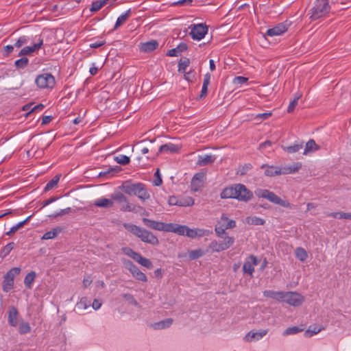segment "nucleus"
I'll use <instances>...</instances> for the list:
<instances>
[{
  "label": "nucleus",
  "mask_w": 351,
  "mask_h": 351,
  "mask_svg": "<svg viewBox=\"0 0 351 351\" xmlns=\"http://www.w3.org/2000/svg\"><path fill=\"white\" fill-rule=\"evenodd\" d=\"M19 312L14 306H10L8 311V323L12 326H16L19 324Z\"/></svg>",
  "instance_id": "2eb2a0df"
},
{
  "label": "nucleus",
  "mask_w": 351,
  "mask_h": 351,
  "mask_svg": "<svg viewBox=\"0 0 351 351\" xmlns=\"http://www.w3.org/2000/svg\"><path fill=\"white\" fill-rule=\"evenodd\" d=\"M154 178H155L154 180V184L157 186H160L162 181L159 169H157L156 173H154Z\"/></svg>",
  "instance_id": "4d7b16f0"
},
{
  "label": "nucleus",
  "mask_w": 351,
  "mask_h": 351,
  "mask_svg": "<svg viewBox=\"0 0 351 351\" xmlns=\"http://www.w3.org/2000/svg\"><path fill=\"white\" fill-rule=\"evenodd\" d=\"M120 188L125 193L129 195H136L143 201H145L150 197L145 186L141 183H132L127 181L123 182Z\"/></svg>",
  "instance_id": "7ed1b4c3"
},
{
  "label": "nucleus",
  "mask_w": 351,
  "mask_h": 351,
  "mask_svg": "<svg viewBox=\"0 0 351 351\" xmlns=\"http://www.w3.org/2000/svg\"><path fill=\"white\" fill-rule=\"evenodd\" d=\"M121 210L123 211H128V212H132L135 210V206L132 204H130L128 202L126 199L125 202L121 204Z\"/></svg>",
  "instance_id": "a18cd8bd"
},
{
  "label": "nucleus",
  "mask_w": 351,
  "mask_h": 351,
  "mask_svg": "<svg viewBox=\"0 0 351 351\" xmlns=\"http://www.w3.org/2000/svg\"><path fill=\"white\" fill-rule=\"evenodd\" d=\"M180 146L176 145L172 143L165 144L161 145L159 148V152H170L171 153L177 152L180 149Z\"/></svg>",
  "instance_id": "393cba45"
},
{
  "label": "nucleus",
  "mask_w": 351,
  "mask_h": 351,
  "mask_svg": "<svg viewBox=\"0 0 351 351\" xmlns=\"http://www.w3.org/2000/svg\"><path fill=\"white\" fill-rule=\"evenodd\" d=\"M324 329L323 327H317L315 325L310 326L309 328L304 332L306 337H311L314 335L317 334Z\"/></svg>",
  "instance_id": "7c9ffc66"
},
{
  "label": "nucleus",
  "mask_w": 351,
  "mask_h": 351,
  "mask_svg": "<svg viewBox=\"0 0 351 351\" xmlns=\"http://www.w3.org/2000/svg\"><path fill=\"white\" fill-rule=\"evenodd\" d=\"M203 254L204 253L200 249L192 250L189 253V258L190 260H195L201 257Z\"/></svg>",
  "instance_id": "3c124183"
},
{
  "label": "nucleus",
  "mask_w": 351,
  "mask_h": 351,
  "mask_svg": "<svg viewBox=\"0 0 351 351\" xmlns=\"http://www.w3.org/2000/svg\"><path fill=\"white\" fill-rule=\"evenodd\" d=\"M179 54H180V53L178 52V48H174V49H170L168 52H167V56H178Z\"/></svg>",
  "instance_id": "338daca9"
},
{
  "label": "nucleus",
  "mask_w": 351,
  "mask_h": 351,
  "mask_svg": "<svg viewBox=\"0 0 351 351\" xmlns=\"http://www.w3.org/2000/svg\"><path fill=\"white\" fill-rule=\"evenodd\" d=\"M189 29L192 38L197 40L202 39L208 32V27L202 23L191 25Z\"/></svg>",
  "instance_id": "1a4fd4ad"
},
{
  "label": "nucleus",
  "mask_w": 351,
  "mask_h": 351,
  "mask_svg": "<svg viewBox=\"0 0 351 351\" xmlns=\"http://www.w3.org/2000/svg\"><path fill=\"white\" fill-rule=\"evenodd\" d=\"M62 229L60 227H57L51 231H49L43 234L42 237L43 240H48L56 238L58 234L61 232Z\"/></svg>",
  "instance_id": "c85d7f7f"
},
{
  "label": "nucleus",
  "mask_w": 351,
  "mask_h": 351,
  "mask_svg": "<svg viewBox=\"0 0 351 351\" xmlns=\"http://www.w3.org/2000/svg\"><path fill=\"white\" fill-rule=\"evenodd\" d=\"M295 254L296 258L302 262H304L308 258V254L306 251L301 247H297L295 249Z\"/></svg>",
  "instance_id": "c756f323"
},
{
  "label": "nucleus",
  "mask_w": 351,
  "mask_h": 351,
  "mask_svg": "<svg viewBox=\"0 0 351 351\" xmlns=\"http://www.w3.org/2000/svg\"><path fill=\"white\" fill-rule=\"evenodd\" d=\"M248 78L243 76H237L232 80V83L235 85L243 84L247 82Z\"/></svg>",
  "instance_id": "13d9d810"
},
{
  "label": "nucleus",
  "mask_w": 351,
  "mask_h": 351,
  "mask_svg": "<svg viewBox=\"0 0 351 351\" xmlns=\"http://www.w3.org/2000/svg\"><path fill=\"white\" fill-rule=\"evenodd\" d=\"M339 218V219H348L351 220V213L340 212Z\"/></svg>",
  "instance_id": "774afa93"
},
{
  "label": "nucleus",
  "mask_w": 351,
  "mask_h": 351,
  "mask_svg": "<svg viewBox=\"0 0 351 351\" xmlns=\"http://www.w3.org/2000/svg\"><path fill=\"white\" fill-rule=\"evenodd\" d=\"M93 204L97 207L109 208L113 206L114 202L112 199L101 198L95 200Z\"/></svg>",
  "instance_id": "4be33fe9"
},
{
  "label": "nucleus",
  "mask_w": 351,
  "mask_h": 351,
  "mask_svg": "<svg viewBox=\"0 0 351 351\" xmlns=\"http://www.w3.org/2000/svg\"><path fill=\"white\" fill-rule=\"evenodd\" d=\"M330 10L328 0H316L312 8L311 18L313 20L325 16Z\"/></svg>",
  "instance_id": "39448f33"
},
{
  "label": "nucleus",
  "mask_w": 351,
  "mask_h": 351,
  "mask_svg": "<svg viewBox=\"0 0 351 351\" xmlns=\"http://www.w3.org/2000/svg\"><path fill=\"white\" fill-rule=\"evenodd\" d=\"M31 217V216L28 217L27 218H26L24 221L19 223L18 224H16V226H13L10 230L9 232H8L6 233L7 235H12V234H14L15 232H16L19 229H20L21 228H22L25 223L29 219V218Z\"/></svg>",
  "instance_id": "c03bdc74"
},
{
  "label": "nucleus",
  "mask_w": 351,
  "mask_h": 351,
  "mask_svg": "<svg viewBox=\"0 0 351 351\" xmlns=\"http://www.w3.org/2000/svg\"><path fill=\"white\" fill-rule=\"evenodd\" d=\"M31 327L27 322H21L19 326V331L21 334H26L29 332Z\"/></svg>",
  "instance_id": "8fccbe9b"
},
{
  "label": "nucleus",
  "mask_w": 351,
  "mask_h": 351,
  "mask_svg": "<svg viewBox=\"0 0 351 351\" xmlns=\"http://www.w3.org/2000/svg\"><path fill=\"white\" fill-rule=\"evenodd\" d=\"M256 194L259 197L267 199L269 202L275 204L280 205L284 208H291L292 207L291 204L289 202L282 199L274 193L268 190H258L256 192Z\"/></svg>",
  "instance_id": "20e7f679"
},
{
  "label": "nucleus",
  "mask_w": 351,
  "mask_h": 351,
  "mask_svg": "<svg viewBox=\"0 0 351 351\" xmlns=\"http://www.w3.org/2000/svg\"><path fill=\"white\" fill-rule=\"evenodd\" d=\"M167 226L169 227L167 228L166 232H172L180 235H186L187 226L175 223H168Z\"/></svg>",
  "instance_id": "a211bd4d"
},
{
  "label": "nucleus",
  "mask_w": 351,
  "mask_h": 351,
  "mask_svg": "<svg viewBox=\"0 0 351 351\" xmlns=\"http://www.w3.org/2000/svg\"><path fill=\"white\" fill-rule=\"evenodd\" d=\"M28 63V59L27 58H21L15 62V65L19 68H24Z\"/></svg>",
  "instance_id": "bf43d9fd"
},
{
  "label": "nucleus",
  "mask_w": 351,
  "mask_h": 351,
  "mask_svg": "<svg viewBox=\"0 0 351 351\" xmlns=\"http://www.w3.org/2000/svg\"><path fill=\"white\" fill-rule=\"evenodd\" d=\"M42 45H43V40H41L38 43L34 44L32 46L25 47L20 51L19 56H23L30 55L32 53H34V51H36V50H38V49H40Z\"/></svg>",
  "instance_id": "6ab92c4d"
},
{
  "label": "nucleus",
  "mask_w": 351,
  "mask_h": 351,
  "mask_svg": "<svg viewBox=\"0 0 351 351\" xmlns=\"http://www.w3.org/2000/svg\"><path fill=\"white\" fill-rule=\"evenodd\" d=\"M302 167L301 162H296L291 165H286L282 167H280V175L281 174H289L295 173L299 171Z\"/></svg>",
  "instance_id": "f3484780"
},
{
  "label": "nucleus",
  "mask_w": 351,
  "mask_h": 351,
  "mask_svg": "<svg viewBox=\"0 0 351 351\" xmlns=\"http://www.w3.org/2000/svg\"><path fill=\"white\" fill-rule=\"evenodd\" d=\"M209 247L213 252H219L221 251L226 250L225 248L223 247L222 243H219L216 241H212Z\"/></svg>",
  "instance_id": "a19ab883"
},
{
  "label": "nucleus",
  "mask_w": 351,
  "mask_h": 351,
  "mask_svg": "<svg viewBox=\"0 0 351 351\" xmlns=\"http://www.w3.org/2000/svg\"><path fill=\"white\" fill-rule=\"evenodd\" d=\"M158 46L156 40H151L145 43H141L140 50L143 52H151L156 49Z\"/></svg>",
  "instance_id": "412c9836"
},
{
  "label": "nucleus",
  "mask_w": 351,
  "mask_h": 351,
  "mask_svg": "<svg viewBox=\"0 0 351 351\" xmlns=\"http://www.w3.org/2000/svg\"><path fill=\"white\" fill-rule=\"evenodd\" d=\"M172 323L173 319L171 318H168L162 321L154 323L152 326L154 329L158 330L169 327Z\"/></svg>",
  "instance_id": "a878e982"
},
{
  "label": "nucleus",
  "mask_w": 351,
  "mask_h": 351,
  "mask_svg": "<svg viewBox=\"0 0 351 351\" xmlns=\"http://www.w3.org/2000/svg\"><path fill=\"white\" fill-rule=\"evenodd\" d=\"M123 226L126 230L138 237L143 242L152 245H158L159 241L152 232L132 223H124Z\"/></svg>",
  "instance_id": "f03ea898"
},
{
  "label": "nucleus",
  "mask_w": 351,
  "mask_h": 351,
  "mask_svg": "<svg viewBox=\"0 0 351 351\" xmlns=\"http://www.w3.org/2000/svg\"><path fill=\"white\" fill-rule=\"evenodd\" d=\"M27 43V38L25 36L20 37L18 40L14 43V47L19 48Z\"/></svg>",
  "instance_id": "e2e57ef3"
},
{
  "label": "nucleus",
  "mask_w": 351,
  "mask_h": 351,
  "mask_svg": "<svg viewBox=\"0 0 351 351\" xmlns=\"http://www.w3.org/2000/svg\"><path fill=\"white\" fill-rule=\"evenodd\" d=\"M14 287V281L3 276L2 289L4 292L10 291Z\"/></svg>",
  "instance_id": "f704fd0d"
},
{
  "label": "nucleus",
  "mask_w": 351,
  "mask_h": 351,
  "mask_svg": "<svg viewBox=\"0 0 351 351\" xmlns=\"http://www.w3.org/2000/svg\"><path fill=\"white\" fill-rule=\"evenodd\" d=\"M21 271V268L16 267L10 269L5 275L4 277L10 279L14 281L15 276L19 275Z\"/></svg>",
  "instance_id": "c9c22d12"
},
{
  "label": "nucleus",
  "mask_w": 351,
  "mask_h": 351,
  "mask_svg": "<svg viewBox=\"0 0 351 351\" xmlns=\"http://www.w3.org/2000/svg\"><path fill=\"white\" fill-rule=\"evenodd\" d=\"M70 210H71L70 208L62 209L59 213L49 215V217L55 218L58 216H62V215L68 214L70 212Z\"/></svg>",
  "instance_id": "680f3d73"
},
{
  "label": "nucleus",
  "mask_w": 351,
  "mask_h": 351,
  "mask_svg": "<svg viewBox=\"0 0 351 351\" xmlns=\"http://www.w3.org/2000/svg\"><path fill=\"white\" fill-rule=\"evenodd\" d=\"M205 230L199 228L191 229L186 228V236L189 238L201 237L205 235Z\"/></svg>",
  "instance_id": "5701e85b"
},
{
  "label": "nucleus",
  "mask_w": 351,
  "mask_h": 351,
  "mask_svg": "<svg viewBox=\"0 0 351 351\" xmlns=\"http://www.w3.org/2000/svg\"><path fill=\"white\" fill-rule=\"evenodd\" d=\"M246 223L254 226H263L265 223V219L256 216H249L245 219Z\"/></svg>",
  "instance_id": "b1692460"
},
{
  "label": "nucleus",
  "mask_w": 351,
  "mask_h": 351,
  "mask_svg": "<svg viewBox=\"0 0 351 351\" xmlns=\"http://www.w3.org/2000/svg\"><path fill=\"white\" fill-rule=\"evenodd\" d=\"M219 223H224V227L226 229L233 228L236 226V221L232 219H228V218L224 214L221 215Z\"/></svg>",
  "instance_id": "bb28decb"
},
{
  "label": "nucleus",
  "mask_w": 351,
  "mask_h": 351,
  "mask_svg": "<svg viewBox=\"0 0 351 351\" xmlns=\"http://www.w3.org/2000/svg\"><path fill=\"white\" fill-rule=\"evenodd\" d=\"M263 296L267 298H271L278 302H282L283 291H275L273 290H265L263 293Z\"/></svg>",
  "instance_id": "aec40b11"
},
{
  "label": "nucleus",
  "mask_w": 351,
  "mask_h": 351,
  "mask_svg": "<svg viewBox=\"0 0 351 351\" xmlns=\"http://www.w3.org/2000/svg\"><path fill=\"white\" fill-rule=\"evenodd\" d=\"M135 261L147 269H151L153 267L152 261L147 258L143 257L140 254L136 258Z\"/></svg>",
  "instance_id": "cd10ccee"
},
{
  "label": "nucleus",
  "mask_w": 351,
  "mask_h": 351,
  "mask_svg": "<svg viewBox=\"0 0 351 351\" xmlns=\"http://www.w3.org/2000/svg\"><path fill=\"white\" fill-rule=\"evenodd\" d=\"M297 105H298V101H297L296 100H295V99H293V100L290 102V104H289V106H288L287 112H288L289 113L292 112L294 110V109H295V106H296Z\"/></svg>",
  "instance_id": "0e129e2a"
},
{
  "label": "nucleus",
  "mask_w": 351,
  "mask_h": 351,
  "mask_svg": "<svg viewBox=\"0 0 351 351\" xmlns=\"http://www.w3.org/2000/svg\"><path fill=\"white\" fill-rule=\"evenodd\" d=\"M305 301V298L300 293L295 291H283L282 302H286L290 306L298 307Z\"/></svg>",
  "instance_id": "423d86ee"
},
{
  "label": "nucleus",
  "mask_w": 351,
  "mask_h": 351,
  "mask_svg": "<svg viewBox=\"0 0 351 351\" xmlns=\"http://www.w3.org/2000/svg\"><path fill=\"white\" fill-rule=\"evenodd\" d=\"M122 261L125 268L128 269L134 278L143 282H147V278L145 274L141 271L131 261L123 259Z\"/></svg>",
  "instance_id": "6e6552de"
},
{
  "label": "nucleus",
  "mask_w": 351,
  "mask_h": 351,
  "mask_svg": "<svg viewBox=\"0 0 351 351\" xmlns=\"http://www.w3.org/2000/svg\"><path fill=\"white\" fill-rule=\"evenodd\" d=\"M122 252L128 255V256L131 257L132 258H133L134 261L136 259V258L137 257V256L138 255V253L133 251L131 248L130 247H123L121 249Z\"/></svg>",
  "instance_id": "864d4df0"
},
{
  "label": "nucleus",
  "mask_w": 351,
  "mask_h": 351,
  "mask_svg": "<svg viewBox=\"0 0 351 351\" xmlns=\"http://www.w3.org/2000/svg\"><path fill=\"white\" fill-rule=\"evenodd\" d=\"M114 160L120 165H125L130 162V159L127 156L120 155L119 156L114 157Z\"/></svg>",
  "instance_id": "de8ad7c7"
},
{
  "label": "nucleus",
  "mask_w": 351,
  "mask_h": 351,
  "mask_svg": "<svg viewBox=\"0 0 351 351\" xmlns=\"http://www.w3.org/2000/svg\"><path fill=\"white\" fill-rule=\"evenodd\" d=\"M288 29V27L285 23H280L276 27L269 29L267 32V35L269 36H280L283 33L286 32Z\"/></svg>",
  "instance_id": "f8f14e48"
},
{
  "label": "nucleus",
  "mask_w": 351,
  "mask_h": 351,
  "mask_svg": "<svg viewBox=\"0 0 351 351\" xmlns=\"http://www.w3.org/2000/svg\"><path fill=\"white\" fill-rule=\"evenodd\" d=\"M108 1L109 0H101L93 2L92 3L91 8H90V10L91 12L98 11L101 8L107 4Z\"/></svg>",
  "instance_id": "4c0bfd02"
},
{
  "label": "nucleus",
  "mask_w": 351,
  "mask_h": 351,
  "mask_svg": "<svg viewBox=\"0 0 351 351\" xmlns=\"http://www.w3.org/2000/svg\"><path fill=\"white\" fill-rule=\"evenodd\" d=\"M267 333V330H261L259 332L250 331L244 337V340L247 342L257 341L263 338Z\"/></svg>",
  "instance_id": "4468645a"
},
{
  "label": "nucleus",
  "mask_w": 351,
  "mask_h": 351,
  "mask_svg": "<svg viewBox=\"0 0 351 351\" xmlns=\"http://www.w3.org/2000/svg\"><path fill=\"white\" fill-rule=\"evenodd\" d=\"M234 242V239L233 237H224V242L222 243L223 247L225 250L228 249L231 245H233Z\"/></svg>",
  "instance_id": "5fc2aeb1"
},
{
  "label": "nucleus",
  "mask_w": 351,
  "mask_h": 351,
  "mask_svg": "<svg viewBox=\"0 0 351 351\" xmlns=\"http://www.w3.org/2000/svg\"><path fill=\"white\" fill-rule=\"evenodd\" d=\"M265 173L267 176H275L280 175V167L274 166L267 167Z\"/></svg>",
  "instance_id": "72a5a7b5"
},
{
  "label": "nucleus",
  "mask_w": 351,
  "mask_h": 351,
  "mask_svg": "<svg viewBox=\"0 0 351 351\" xmlns=\"http://www.w3.org/2000/svg\"><path fill=\"white\" fill-rule=\"evenodd\" d=\"M143 222L144 224L152 229L159 230V231H167V228L168 223H165L163 222L156 221L154 220L149 219L147 218H143Z\"/></svg>",
  "instance_id": "9d476101"
},
{
  "label": "nucleus",
  "mask_w": 351,
  "mask_h": 351,
  "mask_svg": "<svg viewBox=\"0 0 351 351\" xmlns=\"http://www.w3.org/2000/svg\"><path fill=\"white\" fill-rule=\"evenodd\" d=\"M318 149H319V147L315 143V141L313 139L309 140L306 144V147H305L303 154L306 155L309 152H311L315 150H317Z\"/></svg>",
  "instance_id": "2f4dec72"
},
{
  "label": "nucleus",
  "mask_w": 351,
  "mask_h": 351,
  "mask_svg": "<svg viewBox=\"0 0 351 351\" xmlns=\"http://www.w3.org/2000/svg\"><path fill=\"white\" fill-rule=\"evenodd\" d=\"M215 160V156L212 154L199 155L197 160V165L202 167L211 165Z\"/></svg>",
  "instance_id": "dca6fc26"
},
{
  "label": "nucleus",
  "mask_w": 351,
  "mask_h": 351,
  "mask_svg": "<svg viewBox=\"0 0 351 351\" xmlns=\"http://www.w3.org/2000/svg\"><path fill=\"white\" fill-rule=\"evenodd\" d=\"M60 175L56 176L51 180H50L46 185L45 191H49L54 188L58 183Z\"/></svg>",
  "instance_id": "79ce46f5"
},
{
  "label": "nucleus",
  "mask_w": 351,
  "mask_h": 351,
  "mask_svg": "<svg viewBox=\"0 0 351 351\" xmlns=\"http://www.w3.org/2000/svg\"><path fill=\"white\" fill-rule=\"evenodd\" d=\"M36 276V274L35 271H30L25 276L24 279V284L27 288L31 289L32 284L34 281Z\"/></svg>",
  "instance_id": "473e14b6"
},
{
  "label": "nucleus",
  "mask_w": 351,
  "mask_h": 351,
  "mask_svg": "<svg viewBox=\"0 0 351 351\" xmlns=\"http://www.w3.org/2000/svg\"><path fill=\"white\" fill-rule=\"evenodd\" d=\"M303 328H300L297 326H293V327H289V328H287L284 332H283V335L285 336H287V335H294V334H296L299 332H302L303 331Z\"/></svg>",
  "instance_id": "49530a36"
},
{
  "label": "nucleus",
  "mask_w": 351,
  "mask_h": 351,
  "mask_svg": "<svg viewBox=\"0 0 351 351\" xmlns=\"http://www.w3.org/2000/svg\"><path fill=\"white\" fill-rule=\"evenodd\" d=\"M219 224V226H216L215 231L218 237L222 238V235L225 234V231L226 229L224 227V223Z\"/></svg>",
  "instance_id": "6e6d98bb"
},
{
  "label": "nucleus",
  "mask_w": 351,
  "mask_h": 351,
  "mask_svg": "<svg viewBox=\"0 0 351 351\" xmlns=\"http://www.w3.org/2000/svg\"><path fill=\"white\" fill-rule=\"evenodd\" d=\"M250 261H246L243 267V270L245 273L252 275L254 268V266L258 265V260L256 256L251 255L249 257Z\"/></svg>",
  "instance_id": "ddd939ff"
},
{
  "label": "nucleus",
  "mask_w": 351,
  "mask_h": 351,
  "mask_svg": "<svg viewBox=\"0 0 351 351\" xmlns=\"http://www.w3.org/2000/svg\"><path fill=\"white\" fill-rule=\"evenodd\" d=\"M252 197L253 193L241 184L226 187L221 193V197L223 199L234 198L245 202L250 200Z\"/></svg>",
  "instance_id": "f257e3e1"
},
{
  "label": "nucleus",
  "mask_w": 351,
  "mask_h": 351,
  "mask_svg": "<svg viewBox=\"0 0 351 351\" xmlns=\"http://www.w3.org/2000/svg\"><path fill=\"white\" fill-rule=\"evenodd\" d=\"M271 114H272L271 112H265V113H262V114H258L256 115V117H254V119L256 121H257L258 123H260L261 119H267L269 117H270L271 116Z\"/></svg>",
  "instance_id": "052dcab7"
},
{
  "label": "nucleus",
  "mask_w": 351,
  "mask_h": 351,
  "mask_svg": "<svg viewBox=\"0 0 351 351\" xmlns=\"http://www.w3.org/2000/svg\"><path fill=\"white\" fill-rule=\"evenodd\" d=\"M190 60L187 58H184L180 60L178 64V71L180 72H185L186 67L189 65Z\"/></svg>",
  "instance_id": "ea45409f"
},
{
  "label": "nucleus",
  "mask_w": 351,
  "mask_h": 351,
  "mask_svg": "<svg viewBox=\"0 0 351 351\" xmlns=\"http://www.w3.org/2000/svg\"><path fill=\"white\" fill-rule=\"evenodd\" d=\"M204 179V173L200 172L196 173L191 180V189L193 191H197L200 188L203 186Z\"/></svg>",
  "instance_id": "9b49d317"
},
{
  "label": "nucleus",
  "mask_w": 351,
  "mask_h": 351,
  "mask_svg": "<svg viewBox=\"0 0 351 351\" xmlns=\"http://www.w3.org/2000/svg\"><path fill=\"white\" fill-rule=\"evenodd\" d=\"M302 147V144H295L291 146L283 147V149L289 154H293L298 152Z\"/></svg>",
  "instance_id": "37998d69"
},
{
  "label": "nucleus",
  "mask_w": 351,
  "mask_h": 351,
  "mask_svg": "<svg viewBox=\"0 0 351 351\" xmlns=\"http://www.w3.org/2000/svg\"><path fill=\"white\" fill-rule=\"evenodd\" d=\"M37 86L41 88H52L56 83L54 77L49 73H43L36 79Z\"/></svg>",
  "instance_id": "0eeeda50"
},
{
  "label": "nucleus",
  "mask_w": 351,
  "mask_h": 351,
  "mask_svg": "<svg viewBox=\"0 0 351 351\" xmlns=\"http://www.w3.org/2000/svg\"><path fill=\"white\" fill-rule=\"evenodd\" d=\"M130 14V10H128L125 14L121 15L118 17L116 24L114 25V29H117L119 26H121L123 23H125L127 19L129 18Z\"/></svg>",
  "instance_id": "e433bc0d"
},
{
  "label": "nucleus",
  "mask_w": 351,
  "mask_h": 351,
  "mask_svg": "<svg viewBox=\"0 0 351 351\" xmlns=\"http://www.w3.org/2000/svg\"><path fill=\"white\" fill-rule=\"evenodd\" d=\"M14 243L11 242V243H9L8 244H7L5 247H3V248L1 250V256L2 258H4L5 256H6L10 252L11 250L13 249L14 247Z\"/></svg>",
  "instance_id": "09e8293b"
},
{
  "label": "nucleus",
  "mask_w": 351,
  "mask_h": 351,
  "mask_svg": "<svg viewBox=\"0 0 351 351\" xmlns=\"http://www.w3.org/2000/svg\"><path fill=\"white\" fill-rule=\"evenodd\" d=\"M92 278L90 276H86L83 280V286L84 288L88 287L92 283Z\"/></svg>",
  "instance_id": "69168bd1"
},
{
  "label": "nucleus",
  "mask_w": 351,
  "mask_h": 351,
  "mask_svg": "<svg viewBox=\"0 0 351 351\" xmlns=\"http://www.w3.org/2000/svg\"><path fill=\"white\" fill-rule=\"evenodd\" d=\"M194 204V199L192 197L186 199H178L176 206H191Z\"/></svg>",
  "instance_id": "58836bf2"
},
{
  "label": "nucleus",
  "mask_w": 351,
  "mask_h": 351,
  "mask_svg": "<svg viewBox=\"0 0 351 351\" xmlns=\"http://www.w3.org/2000/svg\"><path fill=\"white\" fill-rule=\"evenodd\" d=\"M112 199L118 202L120 204L125 202L127 198L121 192H117L112 195Z\"/></svg>",
  "instance_id": "603ef678"
}]
</instances>
